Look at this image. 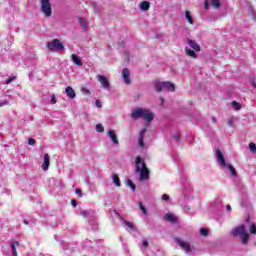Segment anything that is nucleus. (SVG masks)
Here are the masks:
<instances>
[{
    "label": "nucleus",
    "mask_w": 256,
    "mask_h": 256,
    "mask_svg": "<svg viewBox=\"0 0 256 256\" xmlns=\"http://www.w3.org/2000/svg\"><path fill=\"white\" fill-rule=\"evenodd\" d=\"M131 117L134 121H137V119H143L144 121H148V123H151V121L155 119V115L151 110L141 107L132 110Z\"/></svg>",
    "instance_id": "1"
},
{
    "label": "nucleus",
    "mask_w": 256,
    "mask_h": 256,
    "mask_svg": "<svg viewBox=\"0 0 256 256\" xmlns=\"http://www.w3.org/2000/svg\"><path fill=\"white\" fill-rule=\"evenodd\" d=\"M136 173H140L139 181H147L149 180V168H147V164H145V160L141 158V156L136 157Z\"/></svg>",
    "instance_id": "2"
},
{
    "label": "nucleus",
    "mask_w": 256,
    "mask_h": 256,
    "mask_svg": "<svg viewBox=\"0 0 256 256\" xmlns=\"http://www.w3.org/2000/svg\"><path fill=\"white\" fill-rule=\"evenodd\" d=\"M231 235H233V237H240V241L243 245L249 243V233L243 224L233 228L231 230Z\"/></svg>",
    "instance_id": "3"
},
{
    "label": "nucleus",
    "mask_w": 256,
    "mask_h": 256,
    "mask_svg": "<svg viewBox=\"0 0 256 256\" xmlns=\"http://www.w3.org/2000/svg\"><path fill=\"white\" fill-rule=\"evenodd\" d=\"M216 159L220 167H226L230 174L232 175V177H237V171H235V167H233V165L231 164H227V162L225 161V156H223V153L219 149L216 150Z\"/></svg>",
    "instance_id": "4"
},
{
    "label": "nucleus",
    "mask_w": 256,
    "mask_h": 256,
    "mask_svg": "<svg viewBox=\"0 0 256 256\" xmlns=\"http://www.w3.org/2000/svg\"><path fill=\"white\" fill-rule=\"evenodd\" d=\"M154 88L158 93H161L163 89H167V91H175V84L167 81H163V82L155 81Z\"/></svg>",
    "instance_id": "5"
},
{
    "label": "nucleus",
    "mask_w": 256,
    "mask_h": 256,
    "mask_svg": "<svg viewBox=\"0 0 256 256\" xmlns=\"http://www.w3.org/2000/svg\"><path fill=\"white\" fill-rule=\"evenodd\" d=\"M40 11L45 17H51L53 15V8H51V1L40 0Z\"/></svg>",
    "instance_id": "6"
},
{
    "label": "nucleus",
    "mask_w": 256,
    "mask_h": 256,
    "mask_svg": "<svg viewBox=\"0 0 256 256\" xmlns=\"http://www.w3.org/2000/svg\"><path fill=\"white\" fill-rule=\"evenodd\" d=\"M47 48L49 51H63L65 46H63V43L59 39H54L52 42L47 43Z\"/></svg>",
    "instance_id": "7"
},
{
    "label": "nucleus",
    "mask_w": 256,
    "mask_h": 256,
    "mask_svg": "<svg viewBox=\"0 0 256 256\" xmlns=\"http://www.w3.org/2000/svg\"><path fill=\"white\" fill-rule=\"evenodd\" d=\"M175 242L177 243V245H179V247H181V249H183V251H185V253H187V255L193 252V250L191 249V244L189 242H185L181 240V238H175Z\"/></svg>",
    "instance_id": "8"
},
{
    "label": "nucleus",
    "mask_w": 256,
    "mask_h": 256,
    "mask_svg": "<svg viewBox=\"0 0 256 256\" xmlns=\"http://www.w3.org/2000/svg\"><path fill=\"white\" fill-rule=\"evenodd\" d=\"M96 79L99 81L100 85H102L103 89H109V87H111L109 80L104 75L98 74Z\"/></svg>",
    "instance_id": "9"
},
{
    "label": "nucleus",
    "mask_w": 256,
    "mask_h": 256,
    "mask_svg": "<svg viewBox=\"0 0 256 256\" xmlns=\"http://www.w3.org/2000/svg\"><path fill=\"white\" fill-rule=\"evenodd\" d=\"M122 78L126 85H131V72L129 71V69L124 68L122 70Z\"/></svg>",
    "instance_id": "10"
},
{
    "label": "nucleus",
    "mask_w": 256,
    "mask_h": 256,
    "mask_svg": "<svg viewBox=\"0 0 256 256\" xmlns=\"http://www.w3.org/2000/svg\"><path fill=\"white\" fill-rule=\"evenodd\" d=\"M108 137H109V139H111V141L114 145H119V138H117V134L115 133L114 130L108 131Z\"/></svg>",
    "instance_id": "11"
},
{
    "label": "nucleus",
    "mask_w": 256,
    "mask_h": 256,
    "mask_svg": "<svg viewBox=\"0 0 256 256\" xmlns=\"http://www.w3.org/2000/svg\"><path fill=\"white\" fill-rule=\"evenodd\" d=\"M187 44L189 45V47H191V49H193L194 51H201V46L198 45V43L195 40H191L188 39Z\"/></svg>",
    "instance_id": "12"
},
{
    "label": "nucleus",
    "mask_w": 256,
    "mask_h": 256,
    "mask_svg": "<svg viewBox=\"0 0 256 256\" xmlns=\"http://www.w3.org/2000/svg\"><path fill=\"white\" fill-rule=\"evenodd\" d=\"M145 133H146V130H145V129H143V130L140 131V133H139L138 143H139V147H141V149H143V147H145V142H144Z\"/></svg>",
    "instance_id": "13"
},
{
    "label": "nucleus",
    "mask_w": 256,
    "mask_h": 256,
    "mask_svg": "<svg viewBox=\"0 0 256 256\" xmlns=\"http://www.w3.org/2000/svg\"><path fill=\"white\" fill-rule=\"evenodd\" d=\"M65 93L70 99H75V97H77V94H75V90H73V87L71 86L66 87Z\"/></svg>",
    "instance_id": "14"
},
{
    "label": "nucleus",
    "mask_w": 256,
    "mask_h": 256,
    "mask_svg": "<svg viewBox=\"0 0 256 256\" xmlns=\"http://www.w3.org/2000/svg\"><path fill=\"white\" fill-rule=\"evenodd\" d=\"M49 165H50L49 154H44V162L42 164L43 171H47V169H49Z\"/></svg>",
    "instance_id": "15"
},
{
    "label": "nucleus",
    "mask_w": 256,
    "mask_h": 256,
    "mask_svg": "<svg viewBox=\"0 0 256 256\" xmlns=\"http://www.w3.org/2000/svg\"><path fill=\"white\" fill-rule=\"evenodd\" d=\"M71 59L74 65H77L78 67H83V62L81 61V58H79L76 54H72Z\"/></svg>",
    "instance_id": "16"
},
{
    "label": "nucleus",
    "mask_w": 256,
    "mask_h": 256,
    "mask_svg": "<svg viewBox=\"0 0 256 256\" xmlns=\"http://www.w3.org/2000/svg\"><path fill=\"white\" fill-rule=\"evenodd\" d=\"M164 219L165 221H169V223H177V218L173 214H166Z\"/></svg>",
    "instance_id": "17"
},
{
    "label": "nucleus",
    "mask_w": 256,
    "mask_h": 256,
    "mask_svg": "<svg viewBox=\"0 0 256 256\" xmlns=\"http://www.w3.org/2000/svg\"><path fill=\"white\" fill-rule=\"evenodd\" d=\"M79 24L84 29V31H87V28L89 27V22L85 20V18H79Z\"/></svg>",
    "instance_id": "18"
},
{
    "label": "nucleus",
    "mask_w": 256,
    "mask_h": 256,
    "mask_svg": "<svg viewBox=\"0 0 256 256\" xmlns=\"http://www.w3.org/2000/svg\"><path fill=\"white\" fill-rule=\"evenodd\" d=\"M185 53L189 57H192L193 59H197V54L195 53V50H191L188 47L185 48Z\"/></svg>",
    "instance_id": "19"
},
{
    "label": "nucleus",
    "mask_w": 256,
    "mask_h": 256,
    "mask_svg": "<svg viewBox=\"0 0 256 256\" xmlns=\"http://www.w3.org/2000/svg\"><path fill=\"white\" fill-rule=\"evenodd\" d=\"M151 7V3H149V1H144L141 3L140 5V9L142 11H149V8Z\"/></svg>",
    "instance_id": "20"
},
{
    "label": "nucleus",
    "mask_w": 256,
    "mask_h": 256,
    "mask_svg": "<svg viewBox=\"0 0 256 256\" xmlns=\"http://www.w3.org/2000/svg\"><path fill=\"white\" fill-rule=\"evenodd\" d=\"M113 183L116 185V187H121V180L119 179V176L117 174L112 175Z\"/></svg>",
    "instance_id": "21"
},
{
    "label": "nucleus",
    "mask_w": 256,
    "mask_h": 256,
    "mask_svg": "<svg viewBox=\"0 0 256 256\" xmlns=\"http://www.w3.org/2000/svg\"><path fill=\"white\" fill-rule=\"evenodd\" d=\"M15 247H19V242H13L11 244V250H12V255L17 256V249Z\"/></svg>",
    "instance_id": "22"
},
{
    "label": "nucleus",
    "mask_w": 256,
    "mask_h": 256,
    "mask_svg": "<svg viewBox=\"0 0 256 256\" xmlns=\"http://www.w3.org/2000/svg\"><path fill=\"white\" fill-rule=\"evenodd\" d=\"M211 5L215 9H219L221 7V1L220 0H212L211 1Z\"/></svg>",
    "instance_id": "23"
},
{
    "label": "nucleus",
    "mask_w": 256,
    "mask_h": 256,
    "mask_svg": "<svg viewBox=\"0 0 256 256\" xmlns=\"http://www.w3.org/2000/svg\"><path fill=\"white\" fill-rule=\"evenodd\" d=\"M185 17L188 23H190V25H193V18L191 17V13L189 11L185 12Z\"/></svg>",
    "instance_id": "24"
},
{
    "label": "nucleus",
    "mask_w": 256,
    "mask_h": 256,
    "mask_svg": "<svg viewBox=\"0 0 256 256\" xmlns=\"http://www.w3.org/2000/svg\"><path fill=\"white\" fill-rule=\"evenodd\" d=\"M232 108L235 109V111H239V109H241V104H239L237 101H233Z\"/></svg>",
    "instance_id": "25"
},
{
    "label": "nucleus",
    "mask_w": 256,
    "mask_h": 256,
    "mask_svg": "<svg viewBox=\"0 0 256 256\" xmlns=\"http://www.w3.org/2000/svg\"><path fill=\"white\" fill-rule=\"evenodd\" d=\"M90 225L92 226L90 228L91 231H97V229H99V226L97 225V222H95V221H91Z\"/></svg>",
    "instance_id": "26"
},
{
    "label": "nucleus",
    "mask_w": 256,
    "mask_h": 256,
    "mask_svg": "<svg viewBox=\"0 0 256 256\" xmlns=\"http://www.w3.org/2000/svg\"><path fill=\"white\" fill-rule=\"evenodd\" d=\"M96 131L98 133H103V131H105V128L103 127V124H97L96 125Z\"/></svg>",
    "instance_id": "27"
},
{
    "label": "nucleus",
    "mask_w": 256,
    "mask_h": 256,
    "mask_svg": "<svg viewBox=\"0 0 256 256\" xmlns=\"http://www.w3.org/2000/svg\"><path fill=\"white\" fill-rule=\"evenodd\" d=\"M200 235H202L203 237H207V235H209V230L205 228H201Z\"/></svg>",
    "instance_id": "28"
},
{
    "label": "nucleus",
    "mask_w": 256,
    "mask_h": 256,
    "mask_svg": "<svg viewBox=\"0 0 256 256\" xmlns=\"http://www.w3.org/2000/svg\"><path fill=\"white\" fill-rule=\"evenodd\" d=\"M127 185L132 189V191H135L136 187L135 184H133V181H131V179L127 180Z\"/></svg>",
    "instance_id": "29"
},
{
    "label": "nucleus",
    "mask_w": 256,
    "mask_h": 256,
    "mask_svg": "<svg viewBox=\"0 0 256 256\" xmlns=\"http://www.w3.org/2000/svg\"><path fill=\"white\" fill-rule=\"evenodd\" d=\"M249 149H250V151H251L252 153H255V151H256V144L253 143V142H251V143L249 144Z\"/></svg>",
    "instance_id": "30"
},
{
    "label": "nucleus",
    "mask_w": 256,
    "mask_h": 256,
    "mask_svg": "<svg viewBox=\"0 0 256 256\" xmlns=\"http://www.w3.org/2000/svg\"><path fill=\"white\" fill-rule=\"evenodd\" d=\"M249 229H250V233H252V235H256V225L255 224H251Z\"/></svg>",
    "instance_id": "31"
},
{
    "label": "nucleus",
    "mask_w": 256,
    "mask_h": 256,
    "mask_svg": "<svg viewBox=\"0 0 256 256\" xmlns=\"http://www.w3.org/2000/svg\"><path fill=\"white\" fill-rule=\"evenodd\" d=\"M139 207H140L141 211L144 213V215H147V208H145V206H143L142 202L139 203Z\"/></svg>",
    "instance_id": "32"
},
{
    "label": "nucleus",
    "mask_w": 256,
    "mask_h": 256,
    "mask_svg": "<svg viewBox=\"0 0 256 256\" xmlns=\"http://www.w3.org/2000/svg\"><path fill=\"white\" fill-rule=\"evenodd\" d=\"M80 215H82V217H88V216H89V211H87V210H81V211H80Z\"/></svg>",
    "instance_id": "33"
},
{
    "label": "nucleus",
    "mask_w": 256,
    "mask_h": 256,
    "mask_svg": "<svg viewBox=\"0 0 256 256\" xmlns=\"http://www.w3.org/2000/svg\"><path fill=\"white\" fill-rule=\"evenodd\" d=\"M13 81H15V76H14V77H11V78H8V79L5 81V85H9L10 83H13Z\"/></svg>",
    "instance_id": "34"
},
{
    "label": "nucleus",
    "mask_w": 256,
    "mask_h": 256,
    "mask_svg": "<svg viewBox=\"0 0 256 256\" xmlns=\"http://www.w3.org/2000/svg\"><path fill=\"white\" fill-rule=\"evenodd\" d=\"M50 103H51L52 105H55V103H57V98L55 97V94L52 95L51 100H50Z\"/></svg>",
    "instance_id": "35"
},
{
    "label": "nucleus",
    "mask_w": 256,
    "mask_h": 256,
    "mask_svg": "<svg viewBox=\"0 0 256 256\" xmlns=\"http://www.w3.org/2000/svg\"><path fill=\"white\" fill-rule=\"evenodd\" d=\"M126 227H128L129 229H133V224L127 220L124 221Z\"/></svg>",
    "instance_id": "36"
},
{
    "label": "nucleus",
    "mask_w": 256,
    "mask_h": 256,
    "mask_svg": "<svg viewBox=\"0 0 256 256\" xmlns=\"http://www.w3.org/2000/svg\"><path fill=\"white\" fill-rule=\"evenodd\" d=\"M75 193L78 197H83V191H81V189H76Z\"/></svg>",
    "instance_id": "37"
},
{
    "label": "nucleus",
    "mask_w": 256,
    "mask_h": 256,
    "mask_svg": "<svg viewBox=\"0 0 256 256\" xmlns=\"http://www.w3.org/2000/svg\"><path fill=\"white\" fill-rule=\"evenodd\" d=\"M173 139H175L177 142L181 141V136L179 134H174Z\"/></svg>",
    "instance_id": "38"
},
{
    "label": "nucleus",
    "mask_w": 256,
    "mask_h": 256,
    "mask_svg": "<svg viewBox=\"0 0 256 256\" xmlns=\"http://www.w3.org/2000/svg\"><path fill=\"white\" fill-rule=\"evenodd\" d=\"M162 201H169L170 197L167 194L162 195L161 197Z\"/></svg>",
    "instance_id": "39"
},
{
    "label": "nucleus",
    "mask_w": 256,
    "mask_h": 256,
    "mask_svg": "<svg viewBox=\"0 0 256 256\" xmlns=\"http://www.w3.org/2000/svg\"><path fill=\"white\" fill-rule=\"evenodd\" d=\"M28 145H35V139L30 138V139L28 140Z\"/></svg>",
    "instance_id": "40"
},
{
    "label": "nucleus",
    "mask_w": 256,
    "mask_h": 256,
    "mask_svg": "<svg viewBox=\"0 0 256 256\" xmlns=\"http://www.w3.org/2000/svg\"><path fill=\"white\" fill-rule=\"evenodd\" d=\"M96 107H98L99 109H100L101 107H103V105L101 104V101L96 100Z\"/></svg>",
    "instance_id": "41"
},
{
    "label": "nucleus",
    "mask_w": 256,
    "mask_h": 256,
    "mask_svg": "<svg viewBox=\"0 0 256 256\" xmlns=\"http://www.w3.org/2000/svg\"><path fill=\"white\" fill-rule=\"evenodd\" d=\"M143 247H149V242L147 240H144L142 242Z\"/></svg>",
    "instance_id": "42"
},
{
    "label": "nucleus",
    "mask_w": 256,
    "mask_h": 256,
    "mask_svg": "<svg viewBox=\"0 0 256 256\" xmlns=\"http://www.w3.org/2000/svg\"><path fill=\"white\" fill-rule=\"evenodd\" d=\"M251 85H252V87H254V89H256V82L254 79L251 80Z\"/></svg>",
    "instance_id": "43"
},
{
    "label": "nucleus",
    "mask_w": 256,
    "mask_h": 256,
    "mask_svg": "<svg viewBox=\"0 0 256 256\" xmlns=\"http://www.w3.org/2000/svg\"><path fill=\"white\" fill-rule=\"evenodd\" d=\"M71 204H72L73 207H75L77 205V201L71 200Z\"/></svg>",
    "instance_id": "44"
},
{
    "label": "nucleus",
    "mask_w": 256,
    "mask_h": 256,
    "mask_svg": "<svg viewBox=\"0 0 256 256\" xmlns=\"http://www.w3.org/2000/svg\"><path fill=\"white\" fill-rule=\"evenodd\" d=\"M227 125H228V127H232L233 126V121H228V123H227Z\"/></svg>",
    "instance_id": "45"
},
{
    "label": "nucleus",
    "mask_w": 256,
    "mask_h": 256,
    "mask_svg": "<svg viewBox=\"0 0 256 256\" xmlns=\"http://www.w3.org/2000/svg\"><path fill=\"white\" fill-rule=\"evenodd\" d=\"M204 5H205V9H209V3L207 1H205Z\"/></svg>",
    "instance_id": "46"
},
{
    "label": "nucleus",
    "mask_w": 256,
    "mask_h": 256,
    "mask_svg": "<svg viewBox=\"0 0 256 256\" xmlns=\"http://www.w3.org/2000/svg\"><path fill=\"white\" fill-rule=\"evenodd\" d=\"M227 211H231V205L226 206Z\"/></svg>",
    "instance_id": "47"
},
{
    "label": "nucleus",
    "mask_w": 256,
    "mask_h": 256,
    "mask_svg": "<svg viewBox=\"0 0 256 256\" xmlns=\"http://www.w3.org/2000/svg\"><path fill=\"white\" fill-rule=\"evenodd\" d=\"M3 105H7V103L1 102V103H0V107H3Z\"/></svg>",
    "instance_id": "48"
},
{
    "label": "nucleus",
    "mask_w": 256,
    "mask_h": 256,
    "mask_svg": "<svg viewBox=\"0 0 256 256\" xmlns=\"http://www.w3.org/2000/svg\"><path fill=\"white\" fill-rule=\"evenodd\" d=\"M216 203H219V205H221V199H217Z\"/></svg>",
    "instance_id": "49"
},
{
    "label": "nucleus",
    "mask_w": 256,
    "mask_h": 256,
    "mask_svg": "<svg viewBox=\"0 0 256 256\" xmlns=\"http://www.w3.org/2000/svg\"><path fill=\"white\" fill-rule=\"evenodd\" d=\"M213 123H217V119L216 118H212Z\"/></svg>",
    "instance_id": "50"
},
{
    "label": "nucleus",
    "mask_w": 256,
    "mask_h": 256,
    "mask_svg": "<svg viewBox=\"0 0 256 256\" xmlns=\"http://www.w3.org/2000/svg\"><path fill=\"white\" fill-rule=\"evenodd\" d=\"M24 223L27 225L28 224V222H26V220H24Z\"/></svg>",
    "instance_id": "51"
},
{
    "label": "nucleus",
    "mask_w": 256,
    "mask_h": 256,
    "mask_svg": "<svg viewBox=\"0 0 256 256\" xmlns=\"http://www.w3.org/2000/svg\"><path fill=\"white\" fill-rule=\"evenodd\" d=\"M185 209H188V210H189V207H188V206H186V207H185Z\"/></svg>",
    "instance_id": "52"
},
{
    "label": "nucleus",
    "mask_w": 256,
    "mask_h": 256,
    "mask_svg": "<svg viewBox=\"0 0 256 256\" xmlns=\"http://www.w3.org/2000/svg\"><path fill=\"white\" fill-rule=\"evenodd\" d=\"M163 101H164L163 98H161V102H162V103H163Z\"/></svg>",
    "instance_id": "53"
}]
</instances>
